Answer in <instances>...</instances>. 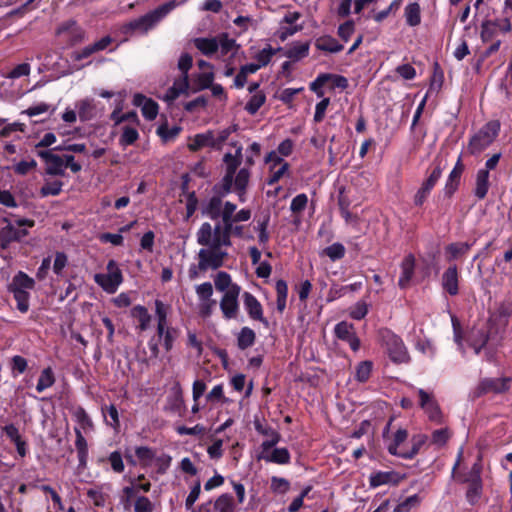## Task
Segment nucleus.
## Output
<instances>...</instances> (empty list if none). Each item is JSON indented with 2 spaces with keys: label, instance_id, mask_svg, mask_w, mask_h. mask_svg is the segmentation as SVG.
Returning a JSON list of instances; mask_svg holds the SVG:
<instances>
[{
  "label": "nucleus",
  "instance_id": "50",
  "mask_svg": "<svg viewBox=\"0 0 512 512\" xmlns=\"http://www.w3.org/2000/svg\"><path fill=\"white\" fill-rule=\"evenodd\" d=\"M85 433H80L78 430L75 433V447L77 450L78 460L80 464H84L88 457V444L84 437Z\"/></svg>",
  "mask_w": 512,
  "mask_h": 512
},
{
  "label": "nucleus",
  "instance_id": "49",
  "mask_svg": "<svg viewBox=\"0 0 512 512\" xmlns=\"http://www.w3.org/2000/svg\"><path fill=\"white\" fill-rule=\"evenodd\" d=\"M214 508L217 512H235V503L232 495L221 494L214 502Z\"/></svg>",
  "mask_w": 512,
  "mask_h": 512
},
{
  "label": "nucleus",
  "instance_id": "2",
  "mask_svg": "<svg viewBox=\"0 0 512 512\" xmlns=\"http://www.w3.org/2000/svg\"><path fill=\"white\" fill-rule=\"evenodd\" d=\"M195 47L205 56H213L217 52L223 57L232 51L236 42L229 38L228 34L222 33L215 37H199L194 39Z\"/></svg>",
  "mask_w": 512,
  "mask_h": 512
},
{
  "label": "nucleus",
  "instance_id": "6",
  "mask_svg": "<svg viewBox=\"0 0 512 512\" xmlns=\"http://www.w3.org/2000/svg\"><path fill=\"white\" fill-rule=\"evenodd\" d=\"M217 185H215L214 189L217 192V196L211 197L203 206V214L208 216L212 220L221 219L222 223L229 222L231 215H233L237 209V206L230 202L222 201V195L219 193V189H217Z\"/></svg>",
  "mask_w": 512,
  "mask_h": 512
},
{
  "label": "nucleus",
  "instance_id": "3",
  "mask_svg": "<svg viewBox=\"0 0 512 512\" xmlns=\"http://www.w3.org/2000/svg\"><path fill=\"white\" fill-rule=\"evenodd\" d=\"M379 340L388 357L394 363H408L410 356L403 340L389 329L379 330Z\"/></svg>",
  "mask_w": 512,
  "mask_h": 512
},
{
  "label": "nucleus",
  "instance_id": "19",
  "mask_svg": "<svg viewBox=\"0 0 512 512\" xmlns=\"http://www.w3.org/2000/svg\"><path fill=\"white\" fill-rule=\"evenodd\" d=\"M251 215V210L247 208L240 209L237 212L235 211V213L231 215L229 222L223 223L226 226L228 237L230 238L231 235L242 237L244 226L238 225V223L250 220Z\"/></svg>",
  "mask_w": 512,
  "mask_h": 512
},
{
  "label": "nucleus",
  "instance_id": "13",
  "mask_svg": "<svg viewBox=\"0 0 512 512\" xmlns=\"http://www.w3.org/2000/svg\"><path fill=\"white\" fill-rule=\"evenodd\" d=\"M241 293V288L233 287L232 291L223 294L220 300V309L223 317L227 320L237 318L239 314L238 298Z\"/></svg>",
  "mask_w": 512,
  "mask_h": 512
},
{
  "label": "nucleus",
  "instance_id": "57",
  "mask_svg": "<svg viewBox=\"0 0 512 512\" xmlns=\"http://www.w3.org/2000/svg\"><path fill=\"white\" fill-rule=\"evenodd\" d=\"M372 369L373 363L371 361L360 362L356 367L355 379L361 383L366 382L371 375Z\"/></svg>",
  "mask_w": 512,
  "mask_h": 512
},
{
  "label": "nucleus",
  "instance_id": "58",
  "mask_svg": "<svg viewBox=\"0 0 512 512\" xmlns=\"http://www.w3.org/2000/svg\"><path fill=\"white\" fill-rule=\"evenodd\" d=\"M308 204V197L305 193H301L296 195L290 204V210L292 213L298 218L301 216L302 212L305 210Z\"/></svg>",
  "mask_w": 512,
  "mask_h": 512
},
{
  "label": "nucleus",
  "instance_id": "39",
  "mask_svg": "<svg viewBox=\"0 0 512 512\" xmlns=\"http://www.w3.org/2000/svg\"><path fill=\"white\" fill-rule=\"evenodd\" d=\"M260 459L265 460L266 462H272L276 464H288L290 462V453L286 448H275L269 454H264L263 456H259Z\"/></svg>",
  "mask_w": 512,
  "mask_h": 512
},
{
  "label": "nucleus",
  "instance_id": "41",
  "mask_svg": "<svg viewBox=\"0 0 512 512\" xmlns=\"http://www.w3.org/2000/svg\"><path fill=\"white\" fill-rule=\"evenodd\" d=\"M404 16L407 25L418 26L421 23V8L417 2L409 3L404 9Z\"/></svg>",
  "mask_w": 512,
  "mask_h": 512
},
{
  "label": "nucleus",
  "instance_id": "33",
  "mask_svg": "<svg viewBox=\"0 0 512 512\" xmlns=\"http://www.w3.org/2000/svg\"><path fill=\"white\" fill-rule=\"evenodd\" d=\"M314 44L316 49L328 53H338L344 48L342 44L330 35H322L316 38Z\"/></svg>",
  "mask_w": 512,
  "mask_h": 512
},
{
  "label": "nucleus",
  "instance_id": "7",
  "mask_svg": "<svg viewBox=\"0 0 512 512\" xmlns=\"http://www.w3.org/2000/svg\"><path fill=\"white\" fill-rule=\"evenodd\" d=\"M242 159V147L238 146L235 154L226 153L223 157V161L226 164V171L218 183L217 189L222 196H227L232 192V183L234 174L241 163Z\"/></svg>",
  "mask_w": 512,
  "mask_h": 512
},
{
  "label": "nucleus",
  "instance_id": "44",
  "mask_svg": "<svg viewBox=\"0 0 512 512\" xmlns=\"http://www.w3.org/2000/svg\"><path fill=\"white\" fill-rule=\"evenodd\" d=\"M471 248L467 242L451 243L445 248V253L449 261L456 260L465 255Z\"/></svg>",
  "mask_w": 512,
  "mask_h": 512
},
{
  "label": "nucleus",
  "instance_id": "21",
  "mask_svg": "<svg viewBox=\"0 0 512 512\" xmlns=\"http://www.w3.org/2000/svg\"><path fill=\"white\" fill-rule=\"evenodd\" d=\"M251 172L248 167H243L236 170L234 177H233V183H232V191H234L240 202L246 201V190L250 181Z\"/></svg>",
  "mask_w": 512,
  "mask_h": 512
},
{
  "label": "nucleus",
  "instance_id": "42",
  "mask_svg": "<svg viewBox=\"0 0 512 512\" xmlns=\"http://www.w3.org/2000/svg\"><path fill=\"white\" fill-rule=\"evenodd\" d=\"M189 88V82L186 80H176L172 87H170L163 99L166 102H173L176 98H178L181 94L186 93Z\"/></svg>",
  "mask_w": 512,
  "mask_h": 512
},
{
  "label": "nucleus",
  "instance_id": "28",
  "mask_svg": "<svg viewBox=\"0 0 512 512\" xmlns=\"http://www.w3.org/2000/svg\"><path fill=\"white\" fill-rule=\"evenodd\" d=\"M75 109L82 122L92 120L96 117V105L92 98H84L75 103Z\"/></svg>",
  "mask_w": 512,
  "mask_h": 512
},
{
  "label": "nucleus",
  "instance_id": "46",
  "mask_svg": "<svg viewBox=\"0 0 512 512\" xmlns=\"http://www.w3.org/2000/svg\"><path fill=\"white\" fill-rule=\"evenodd\" d=\"M275 290H276V294H277V299H276L277 310L280 313H283V311L286 308L287 296H288L287 283L284 280L276 281Z\"/></svg>",
  "mask_w": 512,
  "mask_h": 512
},
{
  "label": "nucleus",
  "instance_id": "55",
  "mask_svg": "<svg viewBox=\"0 0 512 512\" xmlns=\"http://www.w3.org/2000/svg\"><path fill=\"white\" fill-rule=\"evenodd\" d=\"M280 48L274 49L270 45H267L262 50L258 51L254 55V59L257 61V65H260V68L266 66L271 61L272 57L279 51Z\"/></svg>",
  "mask_w": 512,
  "mask_h": 512
},
{
  "label": "nucleus",
  "instance_id": "11",
  "mask_svg": "<svg viewBox=\"0 0 512 512\" xmlns=\"http://www.w3.org/2000/svg\"><path fill=\"white\" fill-rule=\"evenodd\" d=\"M57 35L69 45L82 42L85 38V31L73 20L61 24L57 29Z\"/></svg>",
  "mask_w": 512,
  "mask_h": 512
},
{
  "label": "nucleus",
  "instance_id": "4",
  "mask_svg": "<svg viewBox=\"0 0 512 512\" xmlns=\"http://www.w3.org/2000/svg\"><path fill=\"white\" fill-rule=\"evenodd\" d=\"M197 242L202 246L211 248L228 247L231 245V240L228 237L225 224H217L212 228L208 222L203 223L197 234Z\"/></svg>",
  "mask_w": 512,
  "mask_h": 512
},
{
  "label": "nucleus",
  "instance_id": "1",
  "mask_svg": "<svg viewBox=\"0 0 512 512\" xmlns=\"http://www.w3.org/2000/svg\"><path fill=\"white\" fill-rule=\"evenodd\" d=\"M177 6L176 1H169L155 10L125 23L121 27V31L125 35H132L134 33L144 34L152 29L160 20L169 14Z\"/></svg>",
  "mask_w": 512,
  "mask_h": 512
},
{
  "label": "nucleus",
  "instance_id": "53",
  "mask_svg": "<svg viewBox=\"0 0 512 512\" xmlns=\"http://www.w3.org/2000/svg\"><path fill=\"white\" fill-rule=\"evenodd\" d=\"M421 501L422 499L418 494L411 495L396 505L393 512H412L420 505Z\"/></svg>",
  "mask_w": 512,
  "mask_h": 512
},
{
  "label": "nucleus",
  "instance_id": "35",
  "mask_svg": "<svg viewBox=\"0 0 512 512\" xmlns=\"http://www.w3.org/2000/svg\"><path fill=\"white\" fill-rule=\"evenodd\" d=\"M216 289L223 294L232 291L233 287L241 288L238 284L232 282L231 276L224 271L218 272L214 277Z\"/></svg>",
  "mask_w": 512,
  "mask_h": 512
},
{
  "label": "nucleus",
  "instance_id": "22",
  "mask_svg": "<svg viewBox=\"0 0 512 512\" xmlns=\"http://www.w3.org/2000/svg\"><path fill=\"white\" fill-rule=\"evenodd\" d=\"M468 482L469 485L466 492V498L469 503L474 504L482 495V482L480 478V467L478 464L473 465L471 478Z\"/></svg>",
  "mask_w": 512,
  "mask_h": 512
},
{
  "label": "nucleus",
  "instance_id": "9",
  "mask_svg": "<svg viewBox=\"0 0 512 512\" xmlns=\"http://www.w3.org/2000/svg\"><path fill=\"white\" fill-rule=\"evenodd\" d=\"M196 295L198 297V313L201 317H210L215 306L216 301L212 299L213 286L210 282H204L195 287Z\"/></svg>",
  "mask_w": 512,
  "mask_h": 512
},
{
  "label": "nucleus",
  "instance_id": "40",
  "mask_svg": "<svg viewBox=\"0 0 512 512\" xmlns=\"http://www.w3.org/2000/svg\"><path fill=\"white\" fill-rule=\"evenodd\" d=\"M214 81L213 71H202L197 73L192 78L193 90L201 91L209 88Z\"/></svg>",
  "mask_w": 512,
  "mask_h": 512
},
{
  "label": "nucleus",
  "instance_id": "51",
  "mask_svg": "<svg viewBox=\"0 0 512 512\" xmlns=\"http://www.w3.org/2000/svg\"><path fill=\"white\" fill-rule=\"evenodd\" d=\"M206 402L210 404L217 403H228L229 399L225 397L224 394V385L217 384L215 385L206 395Z\"/></svg>",
  "mask_w": 512,
  "mask_h": 512
},
{
  "label": "nucleus",
  "instance_id": "23",
  "mask_svg": "<svg viewBox=\"0 0 512 512\" xmlns=\"http://www.w3.org/2000/svg\"><path fill=\"white\" fill-rule=\"evenodd\" d=\"M489 340V331L485 326L473 327L467 336V341L474 349L475 354H479L486 346Z\"/></svg>",
  "mask_w": 512,
  "mask_h": 512
},
{
  "label": "nucleus",
  "instance_id": "32",
  "mask_svg": "<svg viewBox=\"0 0 512 512\" xmlns=\"http://www.w3.org/2000/svg\"><path fill=\"white\" fill-rule=\"evenodd\" d=\"M204 147L216 148L214 142V133L212 131L196 134L193 138L190 139V142L188 143V148L191 151H197Z\"/></svg>",
  "mask_w": 512,
  "mask_h": 512
},
{
  "label": "nucleus",
  "instance_id": "64",
  "mask_svg": "<svg viewBox=\"0 0 512 512\" xmlns=\"http://www.w3.org/2000/svg\"><path fill=\"white\" fill-rule=\"evenodd\" d=\"M451 433L448 428L437 429L432 433L431 443L437 447H443L449 440Z\"/></svg>",
  "mask_w": 512,
  "mask_h": 512
},
{
  "label": "nucleus",
  "instance_id": "63",
  "mask_svg": "<svg viewBox=\"0 0 512 512\" xmlns=\"http://www.w3.org/2000/svg\"><path fill=\"white\" fill-rule=\"evenodd\" d=\"M345 251V247L341 243L336 242L326 247L323 253L328 256L330 260L336 261L344 257Z\"/></svg>",
  "mask_w": 512,
  "mask_h": 512
},
{
  "label": "nucleus",
  "instance_id": "38",
  "mask_svg": "<svg viewBox=\"0 0 512 512\" xmlns=\"http://www.w3.org/2000/svg\"><path fill=\"white\" fill-rule=\"evenodd\" d=\"M110 119L114 122V125H120L123 122H131L134 125L139 124L137 113L134 111L122 113L121 103L113 110L110 115Z\"/></svg>",
  "mask_w": 512,
  "mask_h": 512
},
{
  "label": "nucleus",
  "instance_id": "5",
  "mask_svg": "<svg viewBox=\"0 0 512 512\" xmlns=\"http://www.w3.org/2000/svg\"><path fill=\"white\" fill-rule=\"evenodd\" d=\"M500 130L498 121L487 122L469 140L468 151L472 155H478L487 149L496 139Z\"/></svg>",
  "mask_w": 512,
  "mask_h": 512
},
{
  "label": "nucleus",
  "instance_id": "61",
  "mask_svg": "<svg viewBox=\"0 0 512 512\" xmlns=\"http://www.w3.org/2000/svg\"><path fill=\"white\" fill-rule=\"evenodd\" d=\"M87 496L97 507H104L106 503V494L102 487H93L87 490Z\"/></svg>",
  "mask_w": 512,
  "mask_h": 512
},
{
  "label": "nucleus",
  "instance_id": "56",
  "mask_svg": "<svg viewBox=\"0 0 512 512\" xmlns=\"http://www.w3.org/2000/svg\"><path fill=\"white\" fill-rule=\"evenodd\" d=\"M155 315L157 318V327L169 326L167 321L169 306L161 300H155Z\"/></svg>",
  "mask_w": 512,
  "mask_h": 512
},
{
  "label": "nucleus",
  "instance_id": "14",
  "mask_svg": "<svg viewBox=\"0 0 512 512\" xmlns=\"http://www.w3.org/2000/svg\"><path fill=\"white\" fill-rule=\"evenodd\" d=\"M418 395L420 399L419 404L429 420L435 423H441L442 412L433 395L426 392L424 389H418Z\"/></svg>",
  "mask_w": 512,
  "mask_h": 512
},
{
  "label": "nucleus",
  "instance_id": "27",
  "mask_svg": "<svg viewBox=\"0 0 512 512\" xmlns=\"http://www.w3.org/2000/svg\"><path fill=\"white\" fill-rule=\"evenodd\" d=\"M72 416L76 422V426L74 427V432L78 430L80 433L88 434L94 429V424L87 414V412L82 407H77L74 409Z\"/></svg>",
  "mask_w": 512,
  "mask_h": 512
},
{
  "label": "nucleus",
  "instance_id": "15",
  "mask_svg": "<svg viewBox=\"0 0 512 512\" xmlns=\"http://www.w3.org/2000/svg\"><path fill=\"white\" fill-rule=\"evenodd\" d=\"M37 155L44 160L46 164V173L49 175H64V158L55 154L52 150H41Z\"/></svg>",
  "mask_w": 512,
  "mask_h": 512
},
{
  "label": "nucleus",
  "instance_id": "8",
  "mask_svg": "<svg viewBox=\"0 0 512 512\" xmlns=\"http://www.w3.org/2000/svg\"><path fill=\"white\" fill-rule=\"evenodd\" d=\"M107 273H98L94 275V281L107 293L113 294L123 281L122 271L115 260H109L107 263Z\"/></svg>",
  "mask_w": 512,
  "mask_h": 512
},
{
  "label": "nucleus",
  "instance_id": "25",
  "mask_svg": "<svg viewBox=\"0 0 512 512\" xmlns=\"http://www.w3.org/2000/svg\"><path fill=\"white\" fill-rule=\"evenodd\" d=\"M133 104L137 107H141L143 117L149 121L154 120L158 115V104L142 94L134 95Z\"/></svg>",
  "mask_w": 512,
  "mask_h": 512
},
{
  "label": "nucleus",
  "instance_id": "59",
  "mask_svg": "<svg viewBox=\"0 0 512 512\" xmlns=\"http://www.w3.org/2000/svg\"><path fill=\"white\" fill-rule=\"evenodd\" d=\"M332 78V74L322 73L310 83V90L313 91L317 97L321 98L324 95L323 86Z\"/></svg>",
  "mask_w": 512,
  "mask_h": 512
},
{
  "label": "nucleus",
  "instance_id": "16",
  "mask_svg": "<svg viewBox=\"0 0 512 512\" xmlns=\"http://www.w3.org/2000/svg\"><path fill=\"white\" fill-rule=\"evenodd\" d=\"M33 224V221L28 219H19L15 223L10 222L2 229L1 236L8 242L20 240L27 235V230L23 227H32Z\"/></svg>",
  "mask_w": 512,
  "mask_h": 512
},
{
  "label": "nucleus",
  "instance_id": "10",
  "mask_svg": "<svg viewBox=\"0 0 512 512\" xmlns=\"http://www.w3.org/2000/svg\"><path fill=\"white\" fill-rule=\"evenodd\" d=\"M226 256L227 253L221 251L220 248L209 247L200 249L198 253L200 271H206L209 268L218 269L223 265Z\"/></svg>",
  "mask_w": 512,
  "mask_h": 512
},
{
  "label": "nucleus",
  "instance_id": "47",
  "mask_svg": "<svg viewBox=\"0 0 512 512\" xmlns=\"http://www.w3.org/2000/svg\"><path fill=\"white\" fill-rule=\"evenodd\" d=\"M55 383V376L53 370L50 367H47L42 370L40 377L38 379L36 390L38 393H42L46 389L52 387Z\"/></svg>",
  "mask_w": 512,
  "mask_h": 512
},
{
  "label": "nucleus",
  "instance_id": "37",
  "mask_svg": "<svg viewBox=\"0 0 512 512\" xmlns=\"http://www.w3.org/2000/svg\"><path fill=\"white\" fill-rule=\"evenodd\" d=\"M131 315L133 318L137 319V328L140 331H146L150 327L151 315L149 314L146 307L142 305L133 307L131 310Z\"/></svg>",
  "mask_w": 512,
  "mask_h": 512
},
{
  "label": "nucleus",
  "instance_id": "20",
  "mask_svg": "<svg viewBox=\"0 0 512 512\" xmlns=\"http://www.w3.org/2000/svg\"><path fill=\"white\" fill-rule=\"evenodd\" d=\"M403 478V475L396 471H376L370 474L369 485L372 488L382 485H397Z\"/></svg>",
  "mask_w": 512,
  "mask_h": 512
},
{
  "label": "nucleus",
  "instance_id": "26",
  "mask_svg": "<svg viewBox=\"0 0 512 512\" xmlns=\"http://www.w3.org/2000/svg\"><path fill=\"white\" fill-rule=\"evenodd\" d=\"M180 331L172 326L157 327V336L166 352L173 349L175 341L178 339Z\"/></svg>",
  "mask_w": 512,
  "mask_h": 512
},
{
  "label": "nucleus",
  "instance_id": "18",
  "mask_svg": "<svg viewBox=\"0 0 512 512\" xmlns=\"http://www.w3.org/2000/svg\"><path fill=\"white\" fill-rule=\"evenodd\" d=\"M244 308L248 316L252 320L263 323L266 327L269 325L268 320L263 315V307L257 298L250 292H244L242 295Z\"/></svg>",
  "mask_w": 512,
  "mask_h": 512
},
{
  "label": "nucleus",
  "instance_id": "48",
  "mask_svg": "<svg viewBox=\"0 0 512 512\" xmlns=\"http://www.w3.org/2000/svg\"><path fill=\"white\" fill-rule=\"evenodd\" d=\"M266 101V94L264 92H257L250 96L249 100L245 104V110L250 114L254 115L264 105Z\"/></svg>",
  "mask_w": 512,
  "mask_h": 512
},
{
  "label": "nucleus",
  "instance_id": "24",
  "mask_svg": "<svg viewBox=\"0 0 512 512\" xmlns=\"http://www.w3.org/2000/svg\"><path fill=\"white\" fill-rule=\"evenodd\" d=\"M441 285L445 292L451 296L459 293V275L456 265L449 266L441 277Z\"/></svg>",
  "mask_w": 512,
  "mask_h": 512
},
{
  "label": "nucleus",
  "instance_id": "29",
  "mask_svg": "<svg viewBox=\"0 0 512 512\" xmlns=\"http://www.w3.org/2000/svg\"><path fill=\"white\" fill-rule=\"evenodd\" d=\"M310 50V43L295 41L286 46L284 55L292 61H299L308 56Z\"/></svg>",
  "mask_w": 512,
  "mask_h": 512
},
{
  "label": "nucleus",
  "instance_id": "30",
  "mask_svg": "<svg viewBox=\"0 0 512 512\" xmlns=\"http://www.w3.org/2000/svg\"><path fill=\"white\" fill-rule=\"evenodd\" d=\"M415 270V258L412 254L407 255L402 263H401V275L398 280V285L400 288L405 289L413 275Z\"/></svg>",
  "mask_w": 512,
  "mask_h": 512
},
{
  "label": "nucleus",
  "instance_id": "43",
  "mask_svg": "<svg viewBox=\"0 0 512 512\" xmlns=\"http://www.w3.org/2000/svg\"><path fill=\"white\" fill-rule=\"evenodd\" d=\"M256 340L255 332L249 327H243L237 334V346L240 350H245L254 345Z\"/></svg>",
  "mask_w": 512,
  "mask_h": 512
},
{
  "label": "nucleus",
  "instance_id": "62",
  "mask_svg": "<svg viewBox=\"0 0 512 512\" xmlns=\"http://www.w3.org/2000/svg\"><path fill=\"white\" fill-rule=\"evenodd\" d=\"M180 131L181 128L178 126L169 127L168 125H160L157 128V134L165 142L174 140L178 136Z\"/></svg>",
  "mask_w": 512,
  "mask_h": 512
},
{
  "label": "nucleus",
  "instance_id": "34",
  "mask_svg": "<svg viewBox=\"0 0 512 512\" xmlns=\"http://www.w3.org/2000/svg\"><path fill=\"white\" fill-rule=\"evenodd\" d=\"M509 378H487L481 382L484 392L502 393L509 389Z\"/></svg>",
  "mask_w": 512,
  "mask_h": 512
},
{
  "label": "nucleus",
  "instance_id": "12",
  "mask_svg": "<svg viewBox=\"0 0 512 512\" xmlns=\"http://www.w3.org/2000/svg\"><path fill=\"white\" fill-rule=\"evenodd\" d=\"M300 17L301 14L297 11L288 12L284 15L277 30V36L281 41H285L303 29L302 25L296 24Z\"/></svg>",
  "mask_w": 512,
  "mask_h": 512
},
{
  "label": "nucleus",
  "instance_id": "31",
  "mask_svg": "<svg viewBox=\"0 0 512 512\" xmlns=\"http://www.w3.org/2000/svg\"><path fill=\"white\" fill-rule=\"evenodd\" d=\"M489 177L490 173L487 170H478L476 173L473 193L479 200L484 199L488 194L490 187Z\"/></svg>",
  "mask_w": 512,
  "mask_h": 512
},
{
  "label": "nucleus",
  "instance_id": "54",
  "mask_svg": "<svg viewBox=\"0 0 512 512\" xmlns=\"http://www.w3.org/2000/svg\"><path fill=\"white\" fill-rule=\"evenodd\" d=\"M427 441L426 435H417L411 439L412 447L409 450H405L403 453H400V457L404 459H412L420 450V448Z\"/></svg>",
  "mask_w": 512,
  "mask_h": 512
},
{
  "label": "nucleus",
  "instance_id": "52",
  "mask_svg": "<svg viewBox=\"0 0 512 512\" xmlns=\"http://www.w3.org/2000/svg\"><path fill=\"white\" fill-rule=\"evenodd\" d=\"M408 432L405 429H398L394 435V439L392 443L388 446V451L390 454L400 457V453H403L405 450H399V446L407 439Z\"/></svg>",
  "mask_w": 512,
  "mask_h": 512
},
{
  "label": "nucleus",
  "instance_id": "45",
  "mask_svg": "<svg viewBox=\"0 0 512 512\" xmlns=\"http://www.w3.org/2000/svg\"><path fill=\"white\" fill-rule=\"evenodd\" d=\"M136 126L137 125H134V126L126 125V126L122 127V133L119 138L120 146L127 147V146L134 144L138 140L139 133H138Z\"/></svg>",
  "mask_w": 512,
  "mask_h": 512
},
{
  "label": "nucleus",
  "instance_id": "60",
  "mask_svg": "<svg viewBox=\"0 0 512 512\" xmlns=\"http://www.w3.org/2000/svg\"><path fill=\"white\" fill-rule=\"evenodd\" d=\"M63 183L60 180L46 181L40 189L42 197L56 196L60 194Z\"/></svg>",
  "mask_w": 512,
  "mask_h": 512
},
{
  "label": "nucleus",
  "instance_id": "17",
  "mask_svg": "<svg viewBox=\"0 0 512 512\" xmlns=\"http://www.w3.org/2000/svg\"><path fill=\"white\" fill-rule=\"evenodd\" d=\"M441 174L442 169L439 165L433 168L428 178L423 182L422 186L414 196L415 205L421 206L425 202L431 190L440 179Z\"/></svg>",
  "mask_w": 512,
  "mask_h": 512
},
{
  "label": "nucleus",
  "instance_id": "36",
  "mask_svg": "<svg viewBox=\"0 0 512 512\" xmlns=\"http://www.w3.org/2000/svg\"><path fill=\"white\" fill-rule=\"evenodd\" d=\"M35 281L22 271H19L12 279L10 290L29 291L34 288Z\"/></svg>",
  "mask_w": 512,
  "mask_h": 512
}]
</instances>
